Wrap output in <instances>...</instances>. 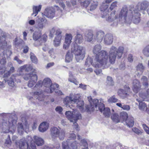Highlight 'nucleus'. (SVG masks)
<instances>
[{
    "label": "nucleus",
    "mask_w": 149,
    "mask_h": 149,
    "mask_svg": "<svg viewBox=\"0 0 149 149\" xmlns=\"http://www.w3.org/2000/svg\"><path fill=\"white\" fill-rule=\"evenodd\" d=\"M101 49L102 47L100 45H97L94 47L93 52L96 54L94 61L92 62V59L88 58L85 62L86 65L88 64L89 61L90 63L96 68H99L102 66L105 68L108 67L109 65L108 53L105 51L101 50Z\"/></svg>",
    "instance_id": "obj_1"
},
{
    "label": "nucleus",
    "mask_w": 149,
    "mask_h": 149,
    "mask_svg": "<svg viewBox=\"0 0 149 149\" xmlns=\"http://www.w3.org/2000/svg\"><path fill=\"white\" fill-rule=\"evenodd\" d=\"M10 38V36L6 33H2L0 37V64L1 65L6 63V57H9L12 54L11 45L9 42L7 44L6 41Z\"/></svg>",
    "instance_id": "obj_2"
},
{
    "label": "nucleus",
    "mask_w": 149,
    "mask_h": 149,
    "mask_svg": "<svg viewBox=\"0 0 149 149\" xmlns=\"http://www.w3.org/2000/svg\"><path fill=\"white\" fill-rule=\"evenodd\" d=\"M90 105L86 106V109L87 111H93L95 109L97 111L99 110L100 112L103 111V114L105 116L109 117L110 113V109L108 108H105L104 104H103L104 101L103 99L100 100L99 103V100L96 99H93L91 97H88Z\"/></svg>",
    "instance_id": "obj_3"
},
{
    "label": "nucleus",
    "mask_w": 149,
    "mask_h": 149,
    "mask_svg": "<svg viewBox=\"0 0 149 149\" xmlns=\"http://www.w3.org/2000/svg\"><path fill=\"white\" fill-rule=\"evenodd\" d=\"M149 6V3L146 1L139 2L134 9L133 8V11L131 12V18H132L133 22L134 24H138L140 21L139 16L140 11L145 10Z\"/></svg>",
    "instance_id": "obj_4"
},
{
    "label": "nucleus",
    "mask_w": 149,
    "mask_h": 149,
    "mask_svg": "<svg viewBox=\"0 0 149 149\" xmlns=\"http://www.w3.org/2000/svg\"><path fill=\"white\" fill-rule=\"evenodd\" d=\"M124 49L123 47L122 46L119 47L118 49L113 46L110 47L109 56V61L111 63L113 64L114 63L117 55L119 58L122 57Z\"/></svg>",
    "instance_id": "obj_5"
},
{
    "label": "nucleus",
    "mask_w": 149,
    "mask_h": 149,
    "mask_svg": "<svg viewBox=\"0 0 149 149\" xmlns=\"http://www.w3.org/2000/svg\"><path fill=\"white\" fill-rule=\"evenodd\" d=\"M73 111H66L65 114L67 118L70 122H73L74 124V127L76 130H78V124L76 123L77 120L81 118V116L80 112L74 109H72Z\"/></svg>",
    "instance_id": "obj_6"
},
{
    "label": "nucleus",
    "mask_w": 149,
    "mask_h": 149,
    "mask_svg": "<svg viewBox=\"0 0 149 149\" xmlns=\"http://www.w3.org/2000/svg\"><path fill=\"white\" fill-rule=\"evenodd\" d=\"M42 85L45 87L48 88L47 90H45V92L47 93H52L54 91L55 92L59 95H62V93L60 91L57 90L59 85L56 84H52L51 79L48 78H45L42 81Z\"/></svg>",
    "instance_id": "obj_7"
},
{
    "label": "nucleus",
    "mask_w": 149,
    "mask_h": 149,
    "mask_svg": "<svg viewBox=\"0 0 149 149\" xmlns=\"http://www.w3.org/2000/svg\"><path fill=\"white\" fill-rule=\"evenodd\" d=\"M71 52L74 55L75 58L77 62L82 60L84 58L85 49L83 46L74 45L72 47Z\"/></svg>",
    "instance_id": "obj_8"
},
{
    "label": "nucleus",
    "mask_w": 149,
    "mask_h": 149,
    "mask_svg": "<svg viewBox=\"0 0 149 149\" xmlns=\"http://www.w3.org/2000/svg\"><path fill=\"white\" fill-rule=\"evenodd\" d=\"M101 13V17L105 19L106 21L109 22H113L111 25L116 26L117 25L118 16L115 15L116 11L115 10L112 11L109 15L108 13L109 10L102 11Z\"/></svg>",
    "instance_id": "obj_9"
},
{
    "label": "nucleus",
    "mask_w": 149,
    "mask_h": 149,
    "mask_svg": "<svg viewBox=\"0 0 149 149\" xmlns=\"http://www.w3.org/2000/svg\"><path fill=\"white\" fill-rule=\"evenodd\" d=\"M130 11V16L127 17L128 11L127 8L125 6L122 7L119 12L118 17L117 23L118 21L121 23L123 22L130 23L131 21L133 22V19L131 18L132 17L131 15V12L133 11V9H132Z\"/></svg>",
    "instance_id": "obj_10"
},
{
    "label": "nucleus",
    "mask_w": 149,
    "mask_h": 149,
    "mask_svg": "<svg viewBox=\"0 0 149 149\" xmlns=\"http://www.w3.org/2000/svg\"><path fill=\"white\" fill-rule=\"evenodd\" d=\"M55 32H56L55 34L56 37L54 40V44L55 47H57L59 46L61 43L62 37V31L60 29L54 27L50 30L49 34V36L53 37Z\"/></svg>",
    "instance_id": "obj_11"
},
{
    "label": "nucleus",
    "mask_w": 149,
    "mask_h": 149,
    "mask_svg": "<svg viewBox=\"0 0 149 149\" xmlns=\"http://www.w3.org/2000/svg\"><path fill=\"white\" fill-rule=\"evenodd\" d=\"M76 137V135L74 133L71 134L69 136L70 139L62 143V146L63 149H77V143L76 141L73 142L70 140H74Z\"/></svg>",
    "instance_id": "obj_12"
},
{
    "label": "nucleus",
    "mask_w": 149,
    "mask_h": 149,
    "mask_svg": "<svg viewBox=\"0 0 149 149\" xmlns=\"http://www.w3.org/2000/svg\"><path fill=\"white\" fill-rule=\"evenodd\" d=\"M10 118L8 120V127L6 125L7 123H3L2 125V128L4 132L7 133L8 132L13 134L14 132L16 129V120L15 119H13L11 118Z\"/></svg>",
    "instance_id": "obj_13"
},
{
    "label": "nucleus",
    "mask_w": 149,
    "mask_h": 149,
    "mask_svg": "<svg viewBox=\"0 0 149 149\" xmlns=\"http://www.w3.org/2000/svg\"><path fill=\"white\" fill-rule=\"evenodd\" d=\"M80 97L79 94H71L69 97L67 96L65 99L64 102L67 107H70V104H75L79 99Z\"/></svg>",
    "instance_id": "obj_14"
},
{
    "label": "nucleus",
    "mask_w": 149,
    "mask_h": 149,
    "mask_svg": "<svg viewBox=\"0 0 149 149\" xmlns=\"http://www.w3.org/2000/svg\"><path fill=\"white\" fill-rule=\"evenodd\" d=\"M22 120L23 124L22 123H18L17 125L18 132L20 135L23 134L24 131H25L26 129L29 128V125L26 120L22 118Z\"/></svg>",
    "instance_id": "obj_15"
},
{
    "label": "nucleus",
    "mask_w": 149,
    "mask_h": 149,
    "mask_svg": "<svg viewBox=\"0 0 149 149\" xmlns=\"http://www.w3.org/2000/svg\"><path fill=\"white\" fill-rule=\"evenodd\" d=\"M15 142L17 146H18L20 149H36L35 144L31 143L29 147L28 143L22 140Z\"/></svg>",
    "instance_id": "obj_16"
},
{
    "label": "nucleus",
    "mask_w": 149,
    "mask_h": 149,
    "mask_svg": "<svg viewBox=\"0 0 149 149\" xmlns=\"http://www.w3.org/2000/svg\"><path fill=\"white\" fill-rule=\"evenodd\" d=\"M55 9L53 7L46 8L44 12V15L47 17L52 19L55 16Z\"/></svg>",
    "instance_id": "obj_17"
},
{
    "label": "nucleus",
    "mask_w": 149,
    "mask_h": 149,
    "mask_svg": "<svg viewBox=\"0 0 149 149\" xmlns=\"http://www.w3.org/2000/svg\"><path fill=\"white\" fill-rule=\"evenodd\" d=\"M130 89L129 87L127 86L124 87V89H119L117 92L118 95L121 98L124 99L127 96V92L130 91Z\"/></svg>",
    "instance_id": "obj_18"
},
{
    "label": "nucleus",
    "mask_w": 149,
    "mask_h": 149,
    "mask_svg": "<svg viewBox=\"0 0 149 149\" xmlns=\"http://www.w3.org/2000/svg\"><path fill=\"white\" fill-rule=\"evenodd\" d=\"M113 41V37L112 34H107L105 35L104 39V43L109 45L111 44Z\"/></svg>",
    "instance_id": "obj_19"
},
{
    "label": "nucleus",
    "mask_w": 149,
    "mask_h": 149,
    "mask_svg": "<svg viewBox=\"0 0 149 149\" xmlns=\"http://www.w3.org/2000/svg\"><path fill=\"white\" fill-rule=\"evenodd\" d=\"M141 87L139 81L137 79H135L133 82V90L134 93H137Z\"/></svg>",
    "instance_id": "obj_20"
},
{
    "label": "nucleus",
    "mask_w": 149,
    "mask_h": 149,
    "mask_svg": "<svg viewBox=\"0 0 149 149\" xmlns=\"http://www.w3.org/2000/svg\"><path fill=\"white\" fill-rule=\"evenodd\" d=\"M33 95L36 99L42 101L43 100L44 96L42 91H36L33 93Z\"/></svg>",
    "instance_id": "obj_21"
},
{
    "label": "nucleus",
    "mask_w": 149,
    "mask_h": 149,
    "mask_svg": "<svg viewBox=\"0 0 149 149\" xmlns=\"http://www.w3.org/2000/svg\"><path fill=\"white\" fill-rule=\"evenodd\" d=\"M33 140V142L38 146H42L44 143V141L43 139L39 136H34Z\"/></svg>",
    "instance_id": "obj_22"
},
{
    "label": "nucleus",
    "mask_w": 149,
    "mask_h": 149,
    "mask_svg": "<svg viewBox=\"0 0 149 149\" xmlns=\"http://www.w3.org/2000/svg\"><path fill=\"white\" fill-rule=\"evenodd\" d=\"M51 135L52 138H55L58 136L59 134L60 130L56 127H53L50 129Z\"/></svg>",
    "instance_id": "obj_23"
},
{
    "label": "nucleus",
    "mask_w": 149,
    "mask_h": 149,
    "mask_svg": "<svg viewBox=\"0 0 149 149\" xmlns=\"http://www.w3.org/2000/svg\"><path fill=\"white\" fill-rule=\"evenodd\" d=\"M145 67L144 66L142 63H139L136 67V74L137 76L141 75L143 73Z\"/></svg>",
    "instance_id": "obj_24"
},
{
    "label": "nucleus",
    "mask_w": 149,
    "mask_h": 149,
    "mask_svg": "<svg viewBox=\"0 0 149 149\" xmlns=\"http://www.w3.org/2000/svg\"><path fill=\"white\" fill-rule=\"evenodd\" d=\"M49 127L48 124L46 122L41 123L39 126L38 130L40 132H43L46 131Z\"/></svg>",
    "instance_id": "obj_25"
},
{
    "label": "nucleus",
    "mask_w": 149,
    "mask_h": 149,
    "mask_svg": "<svg viewBox=\"0 0 149 149\" xmlns=\"http://www.w3.org/2000/svg\"><path fill=\"white\" fill-rule=\"evenodd\" d=\"M104 36V33L102 31H99L96 33L95 39L97 42H101L102 41Z\"/></svg>",
    "instance_id": "obj_26"
},
{
    "label": "nucleus",
    "mask_w": 149,
    "mask_h": 149,
    "mask_svg": "<svg viewBox=\"0 0 149 149\" xmlns=\"http://www.w3.org/2000/svg\"><path fill=\"white\" fill-rule=\"evenodd\" d=\"M38 79V77L36 74H34L28 82V86L29 87H32L36 84Z\"/></svg>",
    "instance_id": "obj_27"
},
{
    "label": "nucleus",
    "mask_w": 149,
    "mask_h": 149,
    "mask_svg": "<svg viewBox=\"0 0 149 149\" xmlns=\"http://www.w3.org/2000/svg\"><path fill=\"white\" fill-rule=\"evenodd\" d=\"M6 81L8 85L12 87L15 86L16 84L15 82L16 81V80L14 75H12L9 79Z\"/></svg>",
    "instance_id": "obj_28"
},
{
    "label": "nucleus",
    "mask_w": 149,
    "mask_h": 149,
    "mask_svg": "<svg viewBox=\"0 0 149 149\" xmlns=\"http://www.w3.org/2000/svg\"><path fill=\"white\" fill-rule=\"evenodd\" d=\"M125 122L126 125L129 127H132L134 124L133 117L132 116H129L127 119L125 120Z\"/></svg>",
    "instance_id": "obj_29"
},
{
    "label": "nucleus",
    "mask_w": 149,
    "mask_h": 149,
    "mask_svg": "<svg viewBox=\"0 0 149 149\" xmlns=\"http://www.w3.org/2000/svg\"><path fill=\"white\" fill-rule=\"evenodd\" d=\"M136 100L139 102V109L142 111L147 110V105L144 102H141V100H140L139 99H137Z\"/></svg>",
    "instance_id": "obj_30"
},
{
    "label": "nucleus",
    "mask_w": 149,
    "mask_h": 149,
    "mask_svg": "<svg viewBox=\"0 0 149 149\" xmlns=\"http://www.w3.org/2000/svg\"><path fill=\"white\" fill-rule=\"evenodd\" d=\"M45 24L43 23L38 22L35 25V27L39 32H41L42 30L45 27Z\"/></svg>",
    "instance_id": "obj_31"
},
{
    "label": "nucleus",
    "mask_w": 149,
    "mask_h": 149,
    "mask_svg": "<svg viewBox=\"0 0 149 149\" xmlns=\"http://www.w3.org/2000/svg\"><path fill=\"white\" fill-rule=\"evenodd\" d=\"M83 38L82 36L80 34H77L75 36V42L76 43L75 45H77V44H80L83 42Z\"/></svg>",
    "instance_id": "obj_32"
},
{
    "label": "nucleus",
    "mask_w": 149,
    "mask_h": 149,
    "mask_svg": "<svg viewBox=\"0 0 149 149\" xmlns=\"http://www.w3.org/2000/svg\"><path fill=\"white\" fill-rule=\"evenodd\" d=\"M68 80L69 81L74 83L76 85H78L79 84V82L74 77L71 72H70L69 73Z\"/></svg>",
    "instance_id": "obj_33"
},
{
    "label": "nucleus",
    "mask_w": 149,
    "mask_h": 149,
    "mask_svg": "<svg viewBox=\"0 0 149 149\" xmlns=\"http://www.w3.org/2000/svg\"><path fill=\"white\" fill-rule=\"evenodd\" d=\"M73 56L72 54L69 52L67 53L65 58V61L66 62L69 63L73 59Z\"/></svg>",
    "instance_id": "obj_34"
},
{
    "label": "nucleus",
    "mask_w": 149,
    "mask_h": 149,
    "mask_svg": "<svg viewBox=\"0 0 149 149\" xmlns=\"http://www.w3.org/2000/svg\"><path fill=\"white\" fill-rule=\"evenodd\" d=\"M72 36L71 34H66L65 38V43L70 44L71 42Z\"/></svg>",
    "instance_id": "obj_35"
},
{
    "label": "nucleus",
    "mask_w": 149,
    "mask_h": 149,
    "mask_svg": "<svg viewBox=\"0 0 149 149\" xmlns=\"http://www.w3.org/2000/svg\"><path fill=\"white\" fill-rule=\"evenodd\" d=\"M41 8V6L39 5L38 6H33V13L31 15H33L34 14L35 15L34 16H36L40 11Z\"/></svg>",
    "instance_id": "obj_36"
},
{
    "label": "nucleus",
    "mask_w": 149,
    "mask_h": 149,
    "mask_svg": "<svg viewBox=\"0 0 149 149\" xmlns=\"http://www.w3.org/2000/svg\"><path fill=\"white\" fill-rule=\"evenodd\" d=\"M41 32H35L33 34V39L36 41H39L40 39Z\"/></svg>",
    "instance_id": "obj_37"
},
{
    "label": "nucleus",
    "mask_w": 149,
    "mask_h": 149,
    "mask_svg": "<svg viewBox=\"0 0 149 149\" xmlns=\"http://www.w3.org/2000/svg\"><path fill=\"white\" fill-rule=\"evenodd\" d=\"M111 118L116 123L120 122V118L119 116L117 114L115 113L111 116Z\"/></svg>",
    "instance_id": "obj_38"
},
{
    "label": "nucleus",
    "mask_w": 149,
    "mask_h": 149,
    "mask_svg": "<svg viewBox=\"0 0 149 149\" xmlns=\"http://www.w3.org/2000/svg\"><path fill=\"white\" fill-rule=\"evenodd\" d=\"M142 84L145 87H148V80L147 77L145 76H143L141 79Z\"/></svg>",
    "instance_id": "obj_39"
},
{
    "label": "nucleus",
    "mask_w": 149,
    "mask_h": 149,
    "mask_svg": "<svg viewBox=\"0 0 149 149\" xmlns=\"http://www.w3.org/2000/svg\"><path fill=\"white\" fill-rule=\"evenodd\" d=\"M120 120H122L123 121H125L127 120L129 117L128 116L127 113L125 112H122L120 114V116H119Z\"/></svg>",
    "instance_id": "obj_40"
},
{
    "label": "nucleus",
    "mask_w": 149,
    "mask_h": 149,
    "mask_svg": "<svg viewBox=\"0 0 149 149\" xmlns=\"http://www.w3.org/2000/svg\"><path fill=\"white\" fill-rule=\"evenodd\" d=\"M76 106L77 107L80 109H83V107L84 104V103L83 101L80 100L79 99L76 103Z\"/></svg>",
    "instance_id": "obj_41"
},
{
    "label": "nucleus",
    "mask_w": 149,
    "mask_h": 149,
    "mask_svg": "<svg viewBox=\"0 0 149 149\" xmlns=\"http://www.w3.org/2000/svg\"><path fill=\"white\" fill-rule=\"evenodd\" d=\"M7 67L10 68L9 70L8 71L9 72L10 74L14 72L15 71V68L13 66V64L11 62H9L7 64Z\"/></svg>",
    "instance_id": "obj_42"
},
{
    "label": "nucleus",
    "mask_w": 149,
    "mask_h": 149,
    "mask_svg": "<svg viewBox=\"0 0 149 149\" xmlns=\"http://www.w3.org/2000/svg\"><path fill=\"white\" fill-rule=\"evenodd\" d=\"M108 6H109L107 4L104 2H103L100 7V10L101 11L109 10L108 9Z\"/></svg>",
    "instance_id": "obj_43"
},
{
    "label": "nucleus",
    "mask_w": 149,
    "mask_h": 149,
    "mask_svg": "<svg viewBox=\"0 0 149 149\" xmlns=\"http://www.w3.org/2000/svg\"><path fill=\"white\" fill-rule=\"evenodd\" d=\"M93 34L91 32H88L86 36L85 39L88 42L91 41L93 39Z\"/></svg>",
    "instance_id": "obj_44"
},
{
    "label": "nucleus",
    "mask_w": 149,
    "mask_h": 149,
    "mask_svg": "<svg viewBox=\"0 0 149 149\" xmlns=\"http://www.w3.org/2000/svg\"><path fill=\"white\" fill-rule=\"evenodd\" d=\"M30 58L32 61L35 63H37L38 62L37 59L34 54L31 52L30 54Z\"/></svg>",
    "instance_id": "obj_45"
},
{
    "label": "nucleus",
    "mask_w": 149,
    "mask_h": 149,
    "mask_svg": "<svg viewBox=\"0 0 149 149\" xmlns=\"http://www.w3.org/2000/svg\"><path fill=\"white\" fill-rule=\"evenodd\" d=\"M97 5L98 2H93V3H92L90 6V10L93 11L95 10L97 7Z\"/></svg>",
    "instance_id": "obj_46"
},
{
    "label": "nucleus",
    "mask_w": 149,
    "mask_h": 149,
    "mask_svg": "<svg viewBox=\"0 0 149 149\" xmlns=\"http://www.w3.org/2000/svg\"><path fill=\"white\" fill-rule=\"evenodd\" d=\"M34 74H36L35 73H30L29 74H26L24 76L23 78L26 80H28L29 79H30L32 77Z\"/></svg>",
    "instance_id": "obj_47"
},
{
    "label": "nucleus",
    "mask_w": 149,
    "mask_h": 149,
    "mask_svg": "<svg viewBox=\"0 0 149 149\" xmlns=\"http://www.w3.org/2000/svg\"><path fill=\"white\" fill-rule=\"evenodd\" d=\"M143 53L147 57H149V45L147 46L143 50Z\"/></svg>",
    "instance_id": "obj_48"
},
{
    "label": "nucleus",
    "mask_w": 149,
    "mask_h": 149,
    "mask_svg": "<svg viewBox=\"0 0 149 149\" xmlns=\"http://www.w3.org/2000/svg\"><path fill=\"white\" fill-rule=\"evenodd\" d=\"M118 99L116 97L115 95L110 97L108 100V102L110 103H115L118 102Z\"/></svg>",
    "instance_id": "obj_49"
},
{
    "label": "nucleus",
    "mask_w": 149,
    "mask_h": 149,
    "mask_svg": "<svg viewBox=\"0 0 149 149\" xmlns=\"http://www.w3.org/2000/svg\"><path fill=\"white\" fill-rule=\"evenodd\" d=\"M47 36L45 34H44L42 37L40 36V39L39 41V45H41V43L45 42L47 40Z\"/></svg>",
    "instance_id": "obj_50"
},
{
    "label": "nucleus",
    "mask_w": 149,
    "mask_h": 149,
    "mask_svg": "<svg viewBox=\"0 0 149 149\" xmlns=\"http://www.w3.org/2000/svg\"><path fill=\"white\" fill-rule=\"evenodd\" d=\"M26 65V68H25V71L29 72L31 71L33 72L32 73H34V72L35 71V70L33 69L32 66L31 65Z\"/></svg>",
    "instance_id": "obj_51"
},
{
    "label": "nucleus",
    "mask_w": 149,
    "mask_h": 149,
    "mask_svg": "<svg viewBox=\"0 0 149 149\" xmlns=\"http://www.w3.org/2000/svg\"><path fill=\"white\" fill-rule=\"evenodd\" d=\"M42 85V81H39L34 87V89L36 90H37V88L38 89L40 88L41 87Z\"/></svg>",
    "instance_id": "obj_52"
},
{
    "label": "nucleus",
    "mask_w": 149,
    "mask_h": 149,
    "mask_svg": "<svg viewBox=\"0 0 149 149\" xmlns=\"http://www.w3.org/2000/svg\"><path fill=\"white\" fill-rule=\"evenodd\" d=\"M107 83L109 86H112L113 85V82L111 77H107Z\"/></svg>",
    "instance_id": "obj_53"
},
{
    "label": "nucleus",
    "mask_w": 149,
    "mask_h": 149,
    "mask_svg": "<svg viewBox=\"0 0 149 149\" xmlns=\"http://www.w3.org/2000/svg\"><path fill=\"white\" fill-rule=\"evenodd\" d=\"M135 56H134L131 54H129L127 57L128 61L130 63H132L134 60L135 59Z\"/></svg>",
    "instance_id": "obj_54"
},
{
    "label": "nucleus",
    "mask_w": 149,
    "mask_h": 149,
    "mask_svg": "<svg viewBox=\"0 0 149 149\" xmlns=\"http://www.w3.org/2000/svg\"><path fill=\"white\" fill-rule=\"evenodd\" d=\"M6 82L5 79H1L0 81V89H2L5 87V84Z\"/></svg>",
    "instance_id": "obj_55"
},
{
    "label": "nucleus",
    "mask_w": 149,
    "mask_h": 149,
    "mask_svg": "<svg viewBox=\"0 0 149 149\" xmlns=\"http://www.w3.org/2000/svg\"><path fill=\"white\" fill-rule=\"evenodd\" d=\"M81 146H83L85 148H88V145L85 139L81 140Z\"/></svg>",
    "instance_id": "obj_56"
},
{
    "label": "nucleus",
    "mask_w": 149,
    "mask_h": 149,
    "mask_svg": "<svg viewBox=\"0 0 149 149\" xmlns=\"http://www.w3.org/2000/svg\"><path fill=\"white\" fill-rule=\"evenodd\" d=\"M117 2L115 1L113 2L110 5V9L111 10L114 9L117 6Z\"/></svg>",
    "instance_id": "obj_57"
},
{
    "label": "nucleus",
    "mask_w": 149,
    "mask_h": 149,
    "mask_svg": "<svg viewBox=\"0 0 149 149\" xmlns=\"http://www.w3.org/2000/svg\"><path fill=\"white\" fill-rule=\"evenodd\" d=\"M132 130L134 132L138 135H140L142 134V132L141 131L136 127H134L132 129Z\"/></svg>",
    "instance_id": "obj_58"
},
{
    "label": "nucleus",
    "mask_w": 149,
    "mask_h": 149,
    "mask_svg": "<svg viewBox=\"0 0 149 149\" xmlns=\"http://www.w3.org/2000/svg\"><path fill=\"white\" fill-rule=\"evenodd\" d=\"M90 1L88 0H86L83 2L81 3V5L85 7H87L89 5Z\"/></svg>",
    "instance_id": "obj_59"
},
{
    "label": "nucleus",
    "mask_w": 149,
    "mask_h": 149,
    "mask_svg": "<svg viewBox=\"0 0 149 149\" xmlns=\"http://www.w3.org/2000/svg\"><path fill=\"white\" fill-rule=\"evenodd\" d=\"M65 132L64 131H61V132H59V134L58 135L59 138L61 140H63L64 137Z\"/></svg>",
    "instance_id": "obj_60"
},
{
    "label": "nucleus",
    "mask_w": 149,
    "mask_h": 149,
    "mask_svg": "<svg viewBox=\"0 0 149 149\" xmlns=\"http://www.w3.org/2000/svg\"><path fill=\"white\" fill-rule=\"evenodd\" d=\"M22 41V40L20 39L18 40L17 38H16L14 40V44L15 45L18 46L21 44Z\"/></svg>",
    "instance_id": "obj_61"
},
{
    "label": "nucleus",
    "mask_w": 149,
    "mask_h": 149,
    "mask_svg": "<svg viewBox=\"0 0 149 149\" xmlns=\"http://www.w3.org/2000/svg\"><path fill=\"white\" fill-rule=\"evenodd\" d=\"M14 61H15L17 62L19 64H22L23 61L21 60H20L19 57L17 56H15L14 58L13 59Z\"/></svg>",
    "instance_id": "obj_62"
},
{
    "label": "nucleus",
    "mask_w": 149,
    "mask_h": 149,
    "mask_svg": "<svg viewBox=\"0 0 149 149\" xmlns=\"http://www.w3.org/2000/svg\"><path fill=\"white\" fill-rule=\"evenodd\" d=\"M146 133L149 134V127L145 124L142 125Z\"/></svg>",
    "instance_id": "obj_63"
},
{
    "label": "nucleus",
    "mask_w": 149,
    "mask_h": 149,
    "mask_svg": "<svg viewBox=\"0 0 149 149\" xmlns=\"http://www.w3.org/2000/svg\"><path fill=\"white\" fill-rule=\"evenodd\" d=\"M6 68L3 66H0V74H3L5 72Z\"/></svg>",
    "instance_id": "obj_64"
}]
</instances>
